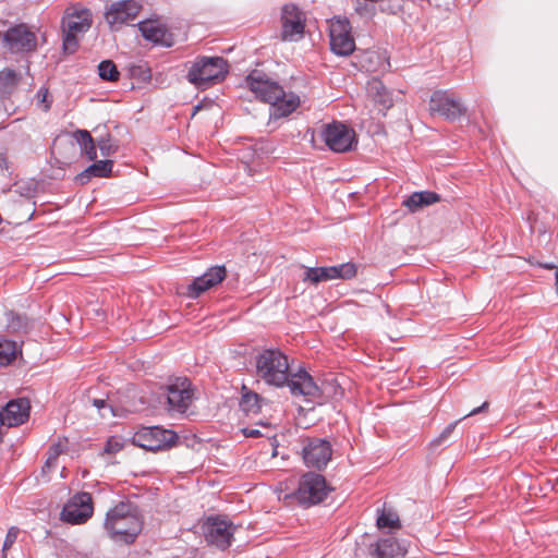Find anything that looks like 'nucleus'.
Listing matches in <instances>:
<instances>
[{
	"mask_svg": "<svg viewBox=\"0 0 558 558\" xmlns=\"http://www.w3.org/2000/svg\"><path fill=\"white\" fill-rule=\"evenodd\" d=\"M256 376L269 386H288L293 396L317 397L319 388L304 369L290 373L288 356L279 349H265L255 359Z\"/></svg>",
	"mask_w": 558,
	"mask_h": 558,
	"instance_id": "f257e3e1",
	"label": "nucleus"
},
{
	"mask_svg": "<svg viewBox=\"0 0 558 558\" xmlns=\"http://www.w3.org/2000/svg\"><path fill=\"white\" fill-rule=\"evenodd\" d=\"M248 89L264 102L270 104V116L283 118L291 114L300 106V97L294 93H286L275 81L258 70L252 71L245 78Z\"/></svg>",
	"mask_w": 558,
	"mask_h": 558,
	"instance_id": "f03ea898",
	"label": "nucleus"
},
{
	"mask_svg": "<svg viewBox=\"0 0 558 558\" xmlns=\"http://www.w3.org/2000/svg\"><path fill=\"white\" fill-rule=\"evenodd\" d=\"M140 508L130 501H120L108 510L104 527L114 542L133 544L143 530Z\"/></svg>",
	"mask_w": 558,
	"mask_h": 558,
	"instance_id": "7ed1b4c3",
	"label": "nucleus"
},
{
	"mask_svg": "<svg viewBox=\"0 0 558 558\" xmlns=\"http://www.w3.org/2000/svg\"><path fill=\"white\" fill-rule=\"evenodd\" d=\"M93 14L81 3L69 5L61 20L62 50L73 54L80 47L81 37L92 27Z\"/></svg>",
	"mask_w": 558,
	"mask_h": 558,
	"instance_id": "20e7f679",
	"label": "nucleus"
},
{
	"mask_svg": "<svg viewBox=\"0 0 558 558\" xmlns=\"http://www.w3.org/2000/svg\"><path fill=\"white\" fill-rule=\"evenodd\" d=\"M229 73V64L222 57H198L187 72V80L197 88L205 89L222 82Z\"/></svg>",
	"mask_w": 558,
	"mask_h": 558,
	"instance_id": "39448f33",
	"label": "nucleus"
},
{
	"mask_svg": "<svg viewBox=\"0 0 558 558\" xmlns=\"http://www.w3.org/2000/svg\"><path fill=\"white\" fill-rule=\"evenodd\" d=\"M330 490L322 474L306 472L300 477L298 488L287 497L307 508L322 502Z\"/></svg>",
	"mask_w": 558,
	"mask_h": 558,
	"instance_id": "423d86ee",
	"label": "nucleus"
},
{
	"mask_svg": "<svg viewBox=\"0 0 558 558\" xmlns=\"http://www.w3.org/2000/svg\"><path fill=\"white\" fill-rule=\"evenodd\" d=\"M178 441V435L160 426L140 428L133 436V444L149 451L167 450Z\"/></svg>",
	"mask_w": 558,
	"mask_h": 558,
	"instance_id": "0eeeda50",
	"label": "nucleus"
},
{
	"mask_svg": "<svg viewBox=\"0 0 558 558\" xmlns=\"http://www.w3.org/2000/svg\"><path fill=\"white\" fill-rule=\"evenodd\" d=\"M320 136L335 153H347L357 144L355 131L342 122L333 121L322 126Z\"/></svg>",
	"mask_w": 558,
	"mask_h": 558,
	"instance_id": "6e6552de",
	"label": "nucleus"
},
{
	"mask_svg": "<svg viewBox=\"0 0 558 558\" xmlns=\"http://www.w3.org/2000/svg\"><path fill=\"white\" fill-rule=\"evenodd\" d=\"M94 514L93 497L89 493L81 492L73 495L63 506L60 519L72 525L86 523Z\"/></svg>",
	"mask_w": 558,
	"mask_h": 558,
	"instance_id": "1a4fd4ad",
	"label": "nucleus"
},
{
	"mask_svg": "<svg viewBox=\"0 0 558 558\" xmlns=\"http://www.w3.org/2000/svg\"><path fill=\"white\" fill-rule=\"evenodd\" d=\"M330 49L338 56H349L355 49L352 27L347 17L335 16L329 21Z\"/></svg>",
	"mask_w": 558,
	"mask_h": 558,
	"instance_id": "9d476101",
	"label": "nucleus"
},
{
	"mask_svg": "<svg viewBox=\"0 0 558 558\" xmlns=\"http://www.w3.org/2000/svg\"><path fill=\"white\" fill-rule=\"evenodd\" d=\"M281 33L283 41H298L303 38L306 25L305 13L295 4L288 3L281 9Z\"/></svg>",
	"mask_w": 558,
	"mask_h": 558,
	"instance_id": "9b49d317",
	"label": "nucleus"
},
{
	"mask_svg": "<svg viewBox=\"0 0 558 558\" xmlns=\"http://www.w3.org/2000/svg\"><path fill=\"white\" fill-rule=\"evenodd\" d=\"M332 457V447L327 439L307 437L302 440V458L307 468L325 469Z\"/></svg>",
	"mask_w": 558,
	"mask_h": 558,
	"instance_id": "f8f14e48",
	"label": "nucleus"
},
{
	"mask_svg": "<svg viewBox=\"0 0 558 558\" xmlns=\"http://www.w3.org/2000/svg\"><path fill=\"white\" fill-rule=\"evenodd\" d=\"M429 112L456 121L465 114L466 108L450 92L436 90L429 99Z\"/></svg>",
	"mask_w": 558,
	"mask_h": 558,
	"instance_id": "ddd939ff",
	"label": "nucleus"
},
{
	"mask_svg": "<svg viewBox=\"0 0 558 558\" xmlns=\"http://www.w3.org/2000/svg\"><path fill=\"white\" fill-rule=\"evenodd\" d=\"M234 525L232 522L220 517L208 518L203 524V532L208 544L219 549H227L232 542L234 534Z\"/></svg>",
	"mask_w": 558,
	"mask_h": 558,
	"instance_id": "4468645a",
	"label": "nucleus"
},
{
	"mask_svg": "<svg viewBox=\"0 0 558 558\" xmlns=\"http://www.w3.org/2000/svg\"><path fill=\"white\" fill-rule=\"evenodd\" d=\"M194 400V389L187 378H177L167 387L168 410L185 413Z\"/></svg>",
	"mask_w": 558,
	"mask_h": 558,
	"instance_id": "2eb2a0df",
	"label": "nucleus"
},
{
	"mask_svg": "<svg viewBox=\"0 0 558 558\" xmlns=\"http://www.w3.org/2000/svg\"><path fill=\"white\" fill-rule=\"evenodd\" d=\"M2 46L10 53L28 52L35 46V34L25 24L11 26L2 36Z\"/></svg>",
	"mask_w": 558,
	"mask_h": 558,
	"instance_id": "dca6fc26",
	"label": "nucleus"
},
{
	"mask_svg": "<svg viewBox=\"0 0 558 558\" xmlns=\"http://www.w3.org/2000/svg\"><path fill=\"white\" fill-rule=\"evenodd\" d=\"M356 275V266L353 263H344L329 267H307L304 281L317 284L332 279H351Z\"/></svg>",
	"mask_w": 558,
	"mask_h": 558,
	"instance_id": "f3484780",
	"label": "nucleus"
},
{
	"mask_svg": "<svg viewBox=\"0 0 558 558\" xmlns=\"http://www.w3.org/2000/svg\"><path fill=\"white\" fill-rule=\"evenodd\" d=\"M142 5L135 0H122L112 3L105 13V19L111 29H119L124 24L134 21Z\"/></svg>",
	"mask_w": 558,
	"mask_h": 558,
	"instance_id": "a211bd4d",
	"label": "nucleus"
},
{
	"mask_svg": "<svg viewBox=\"0 0 558 558\" xmlns=\"http://www.w3.org/2000/svg\"><path fill=\"white\" fill-rule=\"evenodd\" d=\"M31 402L28 399L19 398L7 403L1 412L3 426H17L23 424L29 416Z\"/></svg>",
	"mask_w": 558,
	"mask_h": 558,
	"instance_id": "6ab92c4d",
	"label": "nucleus"
},
{
	"mask_svg": "<svg viewBox=\"0 0 558 558\" xmlns=\"http://www.w3.org/2000/svg\"><path fill=\"white\" fill-rule=\"evenodd\" d=\"M138 28L143 37L154 44H161L170 46L171 43L168 40L170 35L167 28L157 21L147 20L138 23Z\"/></svg>",
	"mask_w": 558,
	"mask_h": 558,
	"instance_id": "aec40b11",
	"label": "nucleus"
},
{
	"mask_svg": "<svg viewBox=\"0 0 558 558\" xmlns=\"http://www.w3.org/2000/svg\"><path fill=\"white\" fill-rule=\"evenodd\" d=\"M440 195L433 191L414 192L402 201V206L411 213H416L424 207L440 202Z\"/></svg>",
	"mask_w": 558,
	"mask_h": 558,
	"instance_id": "412c9836",
	"label": "nucleus"
},
{
	"mask_svg": "<svg viewBox=\"0 0 558 558\" xmlns=\"http://www.w3.org/2000/svg\"><path fill=\"white\" fill-rule=\"evenodd\" d=\"M367 94L376 104H379L385 109L392 106L391 95L379 80L368 82Z\"/></svg>",
	"mask_w": 558,
	"mask_h": 558,
	"instance_id": "4be33fe9",
	"label": "nucleus"
},
{
	"mask_svg": "<svg viewBox=\"0 0 558 558\" xmlns=\"http://www.w3.org/2000/svg\"><path fill=\"white\" fill-rule=\"evenodd\" d=\"M399 545L393 538H383L369 546V555L374 558H395Z\"/></svg>",
	"mask_w": 558,
	"mask_h": 558,
	"instance_id": "5701e85b",
	"label": "nucleus"
},
{
	"mask_svg": "<svg viewBox=\"0 0 558 558\" xmlns=\"http://www.w3.org/2000/svg\"><path fill=\"white\" fill-rule=\"evenodd\" d=\"M242 397L240 407L247 414H257L262 410V404L265 401L258 393L247 390L245 386L242 388Z\"/></svg>",
	"mask_w": 558,
	"mask_h": 558,
	"instance_id": "b1692460",
	"label": "nucleus"
},
{
	"mask_svg": "<svg viewBox=\"0 0 558 558\" xmlns=\"http://www.w3.org/2000/svg\"><path fill=\"white\" fill-rule=\"evenodd\" d=\"M73 138L80 145L81 150L85 153L89 160L97 157L96 146L90 133L86 130H76L73 133Z\"/></svg>",
	"mask_w": 558,
	"mask_h": 558,
	"instance_id": "393cba45",
	"label": "nucleus"
},
{
	"mask_svg": "<svg viewBox=\"0 0 558 558\" xmlns=\"http://www.w3.org/2000/svg\"><path fill=\"white\" fill-rule=\"evenodd\" d=\"M113 162L111 160H101L90 165L78 179L83 182L84 178L89 179L93 177L106 178L112 171Z\"/></svg>",
	"mask_w": 558,
	"mask_h": 558,
	"instance_id": "a878e982",
	"label": "nucleus"
},
{
	"mask_svg": "<svg viewBox=\"0 0 558 558\" xmlns=\"http://www.w3.org/2000/svg\"><path fill=\"white\" fill-rule=\"evenodd\" d=\"M19 82L17 73L12 69H3L0 71V94L9 95L16 87Z\"/></svg>",
	"mask_w": 558,
	"mask_h": 558,
	"instance_id": "bb28decb",
	"label": "nucleus"
},
{
	"mask_svg": "<svg viewBox=\"0 0 558 558\" xmlns=\"http://www.w3.org/2000/svg\"><path fill=\"white\" fill-rule=\"evenodd\" d=\"M98 75L102 81L116 83L120 78V72L112 60H104L98 66Z\"/></svg>",
	"mask_w": 558,
	"mask_h": 558,
	"instance_id": "cd10ccee",
	"label": "nucleus"
},
{
	"mask_svg": "<svg viewBox=\"0 0 558 558\" xmlns=\"http://www.w3.org/2000/svg\"><path fill=\"white\" fill-rule=\"evenodd\" d=\"M16 355V343L8 339H0V365L10 364Z\"/></svg>",
	"mask_w": 558,
	"mask_h": 558,
	"instance_id": "c85d7f7f",
	"label": "nucleus"
},
{
	"mask_svg": "<svg viewBox=\"0 0 558 558\" xmlns=\"http://www.w3.org/2000/svg\"><path fill=\"white\" fill-rule=\"evenodd\" d=\"M14 193L19 194L21 197L32 202L35 205V182L34 180L24 181L21 180L14 184L13 189Z\"/></svg>",
	"mask_w": 558,
	"mask_h": 558,
	"instance_id": "c756f323",
	"label": "nucleus"
},
{
	"mask_svg": "<svg viewBox=\"0 0 558 558\" xmlns=\"http://www.w3.org/2000/svg\"><path fill=\"white\" fill-rule=\"evenodd\" d=\"M64 446L61 442L53 444L48 450V457L41 468L43 475L47 474L52 468L56 466L59 456L63 452Z\"/></svg>",
	"mask_w": 558,
	"mask_h": 558,
	"instance_id": "7c9ffc66",
	"label": "nucleus"
},
{
	"mask_svg": "<svg viewBox=\"0 0 558 558\" xmlns=\"http://www.w3.org/2000/svg\"><path fill=\"white\" fill-rule=\"evenodd\" d=\"M206 282L211 288L219 284L227 276L225 266H213L204 275Z\"/></svg>",
	"mask_w": 558,
	"mask_h": 558,
	"instance_id": "2f4dec72",
	"label": "nucleus"
},
{
	"mask_svg": "<svg viewBox=\"0 0 558 558\" xmlns=\"http://www.w3.org/2000/svg\"><path fill=\"white\" fill-rule=\"evenodd\" d=\"M377 526L379 529H399L401 524L397 513L392 511H383L377 518Z\"/></svg>",
	"mask_w": 558,
	"mask_h": 558,
	"instance_id": "473e14b6",
	"label": "nucleus"
},
{
	"mask_svg": "<svg viewBox=\"0 0 558 558\" xmlns=\"http://www.w3.org/2000/svg\"><path fill=\"white\" fill-rule=\"evenodd\" d=\"M125 446V439L122 436L113 435L109 437L104 446V454H116Z\"/></svg>",
	"mask_w": 558,
	"mask_h": 558,
	"instance_id": "72a5a7b5",
	"label": "nucleus"
},
{
	"mask_svg": "<svg viewBox=\"0 0 558 558\" xmlns=\"http://www.w3.org/2000/svg\"><path fill=\"white\" fill-rule=\"evenodd\" d=\"M211 287L208 286L204 276H199L193 280L187 288V294L191 298H198L203 292L209 290Z\"/></svg>",
	"mask_w": 558,
	"mask_h": 558,
	"instance_id": "f704fd0d",
	"label": "nucleus"
},
{
	"mask_svg": "<svg viewBox=\"0 0 558 558\" xmlns=\"http://www.w3.org/2000/svg\"><path fill=\"white\" fill-rule=\"evenodd\" d=\"M458 423H459V421H456L453 423H450L448 426H446L445 429L440 433V435L430 441V446L436 448V447L442 445L445 441H447L448 438L453 433L454 428L457 427Z\"/></svg>",
	"mask_w": 558,
	"mask_h": 558,
	"instance_id": "c9c22d12",
	"label": "nucleus"
},
{
	"mask_svg": "<svg viewBox=\"0 0 558 558\" xmlns=\"http://www.w3.org/2000/svg\"><path fill=\"white\" fill-rule=\"evenodd\" d=\"M133 76H137L142 81H149L151 77V71L146 64L134 65L131 68Z\"/></svg>",
	"mask_w": 558,
	"mask_h": 558,
	"instance_id": "e433bc0d",
	"label": "nucleus"
},
{
	"mask_svg": "<svg viewBox=\"0 0 558 558\" xmlns=\"http://www.w3.org/2000/svg\"><path fill=\"white\" fill-rule=\"evenodd\" d=\"M19 533H20V530L15 526L11 527L8 531L4 542H3V546H2L3 553L12 547V545L15 543V541L17 538Z\"/></svg>",
	"mask_w": 558,
	"mask_h": 558,
	"instance_id": "4c0bfd02",
	"label": "nucleus"
},
{
	"mask_svg": "<svg viewBox=\"0 0 558 558\" xmlns=\"http://www.w3.org/2000/svg\"><path fill=\"white\" fill-rule=\"evenodd\" d=\"M98 147L102 156H110L116 151V147L112 146L109 135L98 142Z\"/></svg>",
	"mask_w": 558,
	"mask_h": 558,
	"instance_id": "58836bf2",
	"label": "nucleus"
},
{
	"mask_svg": "<svg viewBox=\"0 0 558 558\" xmlns=\"http://www.w3.org/2000/svg\"><path fill=\"white\" fill-rule=\"evenodd\" d=\"M38 97L41 96V102L44 104L45 111H48L50 109L52 99H49V93L48 89L41 88L37 95Z\"/></svg>",
	"mask_w": 558,
	"mask_h": 558,
	"instance_id": "ea45409f",
	"label": "nucleus"
},
{
	"mask_svg": "<svg viewBox=\"0 0 558 558\" xmlns=\"http://www.w3.org/2000/svg\"><path fill=\"white\" fill-rule=\"evenodd\" d=\"M529 263L531 265H535V266H538L541 268H544V269H548V270H551V269H557V266L553 263H539V262H534L533 259H529Z\"/></svg>",
	"mask_w": 558,
	"mask_h": 558,
	"instance_id": "a19ab883",
	"label": "nucleus"
},
{
	"mask_svg": "<svg viewBox=\"0 0 558 558\" xmlns=\"http://www.w3.org/2000/svg\"><path fill=\"white\" fill-rule=\"evenodd\" d=\"M9 327L12 328L14 331L21 329L22 327H24V323L22 320V318L20 316L16 317V319H12V322H10L9 324Z\"/></svg>",
	"mask_w": 558,
	"mask_h": 558,
	"instance_id": "79ce46f5",
	"label": "nucleus"
},
{
	"mask_svg": "<svg viewBox=\"0 0 558 558\" xmlns=\"http://www.w3.org/2000/svg\"><path fill=\"white\" fill-rule=\"evenodd\" d=\"M488 402L485 401L481 407L473 409L469 414H466L464 417L472 416L478 413H482L488 409Z\"/></svg>",
	"mask_w": 558,
	"mask_h": 558,
	"instance_id": "37998d69",
	"label": "nucleus"
},
{
	"mask_svg": "<svg viewBox=\"0 0 558 558\" xmlns=\"http://www.w3.org/2000/svg\"><path fill=\"white\" fill-rule=\"evenodd\" d=\"M93 404L99 410L106 409L108 407L107 402L102 399H94Z\"/></svg>",
	"mask_w": 558,
	"mask_h": 558,
	"instance_id": "c03bdc74",
	"label": "nucleus"
},
{
	"mask_svg": "<svg viewBox=\"0 0 558 558\" xmlns=\"http://www.w3.org/2000/svg\"><path fill=\"white\" fill-rule=\"evenodd\" d=\"M243 432H244V435L246 437H257V436H259V430H257V429L245 428Z\"/></svg>",
	"mask_w": 558,
	"mask_h": 558,
	"instance_id": "a18cd8bd",
	"label": "nucleus"
},
{
	"mask_svg": "<svg viewBox=\"0 0 558 558\" xmlns=\"http://www.w3.org/2000/svg\"><path fill=\"white\" fill-rule=\"evenodd\" d=\"M35 216V208L33 209V211L29 215V218H33Z\"/></svg>",
	"mask_w": 558,
	"mask_h": 558,
	"instance_id": "49530a36",
	"label": "nucleus"
},
{
	"mask_svg": "<svg viewBox=\"0 0 558 558\" xmlns=\"http://www.w3.org/2000/svg\"><path fill=\"white\" fill-rule=\"evenodd\" d=\"M43 41L46 43V36L43 34Z\"/></svg>",
	"mask_w": 558,
	"mask_h": 558,
	"instance_id": "de8ad7c7",
	"label": "nucleus"
}]
</instances>
